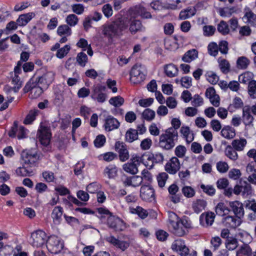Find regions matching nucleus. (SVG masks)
<instances>
[{
  "label": "nucleus",
  "mask_w": 256,
  "mask_h": 256,
  "mask_svg": "<svg viewBox=\"0 0 256 256\" xmlns=\"http://www.w3.org/2000/svg\"><path fill=\"white\" fill-rule=\"evenodd\" d=\"M124 99L120 96H116L111 98L109 100V103L115 107H119L123 104Z\"/></svg>",
  "instance_id": "nucleus-51"
},
{
  "label": "nucleus",
  "mask_w": 256,
  "mask_h": 256,
  "mask_svg": "<svg viewBox=\"0 0 256 256\" xmlns=\"http://www.w3.org/2000/svg\"><path fill=\"white\" fill-rule=\"evenodd\" d=\"M126 140L128 142H132L138 138V132L136 130L130 128L126 132Z\"/></svg>",
  "instance_id": "nucleus-41"
},
{
  "label": "nucleus",
  "mask_w": 256,
  "mask_h": 256,
  "mask_svg": "<svg viewBox=\"0 0 256 256\" xmlns=\"http://www.w3.org/2000/svg\"><path fill=\"white\" fill-rule=\"evenodd\" d=\"M146 157V159L149 161H151V164L144 162V164L146 167H149L151 168L152 167L154 162L160 163L163 162L164 158L162 154L158 152L154 154H152L148 156H144V158Z\"/></svg>",
  "instance_id": "nucleus-29"
},
{
  "label": "nucleus",
  "mask_w": 256,
  "mask_h": 256,
  "mask_svg": "<svg viewBox=\"0 0 256 256\" xmlns=\"http://www.w3.org/2000/svg\"><path fill=\"white\" fill-rule=\"evenodd\" d=\"M43 87L38 84H34L32 90V97L34 98H36L39 97L43 92Z\"/></svg>",
  "instance_id": "nucleus-50"
},
{
  "label": "nucleus",
  "mask_w": 256,
  "mask_h": 256,
  "mask_svg": "<svg viewBox=\"0 0 256 256\" xmlns=\"http://www.w3.org/2000/svg\"><path fill=\"white\" fill-rule=\"evenodd\" d=\"M180 168V163L176 157H172L166 165V170L170 174H175Z\"/></svg>",
  "instance_id": "nucleus-24"
},
{
  "label": "nucleus",
  "mask_w": 256,
  "mask_h": 256,
  "mask_svg": "<svg viewBox=\"0 0 256 256\" xmlns=\"http://www.w3.org/2000/svg\"><path fill=\"white\" fill-rule=\"evenodd\" d=\"M37 136L42 144L44 146H48L52 138L50 127L41 123L38 130Z\"/></svg>",
  "instance_id": "nucleus-7"
},
{
  "label": "nucleus",
  "mask_w": 256,
  "mask_h": 256,
  "mask_svg": "<svg viewBox=\"0 0 256 256\" xmlns=\"http://www.w3.org/2000/svg\"><path fill=\"white\" fill-rule=\"evenodd\" d=\"M144 156H132L130 160V162H128L123 165V169L126 172L134 174L138 172V166L141 163L144 162Z\"/></svg>",
  "instance_id": "nucleus-4"
},
{
  "label": "nucleus",
  "mask_w": 256,
  "mask_h": 256,
  "mask_svg": "<svg viewBox=\"0 0 256 256\" xmlns=\"http://www.w3.org/2000/svg\"><path fill=\"white\" fill-rule=\"evenodd\" d=\"M247 144L246 140L244 138L236 139L232 141V146L237 151H242L244 150Z\"/></svg>",
  "instance_id": "nucleus-36"
},
{
  "label": "nucleus",
  "mask_w": 256,
  "mask_h": 256,
  "mask_svg": "<svg viewBox=\"0 0 256 256\" xmlns=\"http://www.w3.org/2000/svg\"><path fill=\"white\" fill-rule=\"evenodd\" d=\"M254 118L251 114L250 106H245L242 108V120L245 125L246 128H252L254 126Z\"/></svg>",
  "instance_id": "nucleus-18"
},
{
  "label": "nucleus",
  "mask_w": 256,
  "mask_h": 256,
  "mask_svg": "<svg viewBox=\"0 0 256 256\" xmlns=\"http://www.w3.org/2000/svg\"><path fill=\"white\" fill-rule=\"evenodd\" d=\"M16 172L18 176H30L33 174L32 168L24 164L22 167L18 168L16 170Z\"/></svg>",
  "instance_id": "nucleus-34"
},
{
  "label": "nucleus",
  "mask_w": 256,
  "mask_h": 256,
  "mask_svg": "<svg viewBox=\"0 0 256 256\" xmlns=\"http://www.w3.org/2000/svg\"><path fill=\"white\" fill-rule=\"evenodd\" d=\"M118 168L115 165L110 164L106 167L104 170V174L109 178H114L117 176Z\"/></svg>",
  "instance_id": "nucleus-40"
},
{
  "label": "nucleus",
  "mask_w": 256,
  "mask_h": 256,
  "mask_svg": "<svg viewBox=\"0 0 256 256\" xmlns=\"http://www.w3.org/2000/svg\"><path fill=\"white\" fill-rule=\"evenodd\" d=\"M142 116L144 120L151 121L155 117V112L150 108H146L143 112Z\"/></svg>",
  "instance_id": "nucleus-55"
},
{
  "label": "nucleus",
  "mask_w": 256,
  "mask_h": 256,
  "mask_svg": "<svg viewBox=\"0 0 256 256\" xmlns=\"http://www.w3.org/2000/svg\"><path fill=\"white\" fill-rule=\"evenodd\" d=\"M192 104L194 107H198L204 104V100L200 95L194 94L192 99Z\"/></svg>",
  "instance_id": "nucleus-59"
},
{
  "label": "nucleus",
  "mask_w": 256,
  "mask_h": 256,
  "mask_svg": "<svg viewBox=\"0 0 256 256\" xmlns=\"http://www.w3.org/2000/svg\"><path fill=\"white\" fill-rule=\"evenodd\" d=\"M217 28L218 32L224 35L227 34L230 32L228 24L224 20L220 22L218 25Z\"/></svg>",
  "instance_id": "nucleus-48"
},
{
  "label": "nucleus",
  "mask_w": 256,
  "mask_h": 256,
  "mask_svg": "<svg viewBox=\"0 0 256 256\" xmlns=\"http://www.w3.org/2000/svg\"><path fill=\"white\" fill-rule=\"evenodd\" d=\"M215 217L214 213L212 212L202 213L200 217V224L206 228L211 226L214 222Z\"/></svg>",
  "instance_id": "nucleus-21"
},
{
  "label": "nucleus",
  "mask_w": 256,
  "mask_h": 256,
  "mask_svg": "<svg viewBox=\"0 0 256 256\" xmlns=\"http://www.w3.org/2000/svg\"><path fill=\"white\" fill-rule=\"evenodd\" d=\"M221 135L226 139H232L236 136L235 130L230 126H226L221 130Z\"/></svg>",
  "instance_id": "nucleus-38"
},
{
  "label": "nucleus",
  "mask_w": 256,
  "mask_h": 256,
  "mask_svg": "<svg viewBox=\"0 0 256 256\" xmlns=\"http://www.w3.org/2000/svg\"><path fill=\"white\" fill-rule=\"evenodd\" d=\"M131 212L133 214H136L142 219H144L148 215L146 210L138 206L136 208H132Z\"/></svg>",
  "instance_id": "nucleus-47"
},
{
  "label": "nucleus",
  "mask_w": 256,
  "mask_h": 256,
  "mask_svg": "<svg viewBox=\"0 0 256 256\" xmlns=\"http://www.w3.org/2000/svg\"><path fill=\"white\" fill-rule=\"evenodd\" d=\"M208 50L210 56H216L218 52V45L214 42H210L208 46Z\"/></svg>",
  "instance_id": "nucleus-49"
},
{
  "label": "nucleus",
  "mask_w": 256,
  "mask_h": 256,
  "mask_svg": "<svg viewBox=\"0 0 256 256\" xmlns=\"http://www.w3.org/2000/svg\"><path fill=\"white\" fill-rule=\"evenodd\" d=\"M128 27V23L126 20L114 21L102 26V34L107 38L108 44H110L114 42V38L122 35V32Z\"/></svg>",
  "instance_id": "nucleus-1"
},
{
  "label": "nucleus",
  "mask_w": 256,
  "mask_h": 256,
  "mask_svg": "<svg viewBox=\"0 0 256 256\" xmlns=\"http://www.w3.org/2000/svg\"><path fill=\"white\" fill-rule=\"evenodd\" d=\"M66 21L68 25L71 26H74L78 24V18L76 15L74 14H70L66 16Z\"/></svg>",
  "instance_id": "nucleus-60"
},
{
  "label": "nucleus",
  "mask_w": 256,
  "mask_h": 256,
  "mask_svg": "<svg viewBox=\"0 0 256 256\" xmlns=\"http://www.w3.org/2000/svg\"><path fill=\"white\" fill-rule=\"evenodd\" d=\"M140 196L145 201H152L154 199V190L148 186H143L140 188Z\"/></svg>",
  "instance_id": "nucleus-23"
},
{
  "label": "nucleus",
  "mask_w": 256,
  "mask_h": 256,
  "mask_svg": "<svg viewBox=\"0 0 256 256\" xmlns=\"http://www.w3.org/2000/svg\"><path fill=\"white\" fill-rule=\"evenodd\" d=\"M235 150L231 146H228L225 150L226 156L232 160H236L238 158V154Z\"/></svg>",
  "instance_id": "nucleus-43"
},
{
  "label": "nucleus",
  "mask_w": 256,
  "mask_h": 256,
  "mask_svg": "<svg viewBox=\"0 0 256 256\" xmlns=\"http://www.w3.org/2000/svg\"><path fill=\"white\" fill-rule=\"evenodd\" d=\"M169 222L172 232L178 236H182L187 234L191 228V222L186 218H180L174 212L169 214Z\"/></svg>",
  "instance_id": "nucleus-2"
},
{
  "label": "nucleus",
  "mask_w": 256,
  "mask_h": 256,
  "mask_svg": "<svg viewBox=\"0 0 256 256\" xmlns=\"http://www.w3.org/2000/svg\"><path fill=\"white\" fill-rule=\"evenodd\" d=\"M178 139V132L174 128H168L160 136L159 146L162 148L170 150L175 146Z\"/></svg>",
  "instance_id": "nucleus-3"
},
{
  "label": "nucleus",
  "mask_w": 256,
  "mask_h": 256,
  "mask_svg": "<svg viewBox=\"0 0 256 256\" xmlns=\"http://www.w3.org/2000/svg\"><path fill=\"white\" fill-rule=\"evenodd\" d=\"M76 60L79 65L84 66L88 62V56L85 53L80 52L78 54Z\"/></svg>",
  "instance_id": "nucleus-58"
},
{
  "label": "nucleus",
  "mask_w": 256,
  "mask_h": 256,
  "mask_svg": "<svg viewBox=\"0 0 256 256\" xmlns=\"http://www.w3.org/2000/svg\"><path fill=\"white\" fill-rule=\"evenodd\" d=\"M142 182V178L139 176H132L126 177L122 180V184L124 186H132L136 187L139 186Z\"/></svg>",
  "instance_id": "nucleus-28"
},
{
  "label": "nucleus",
  "mask_w": 256,
  "mask_h": 256,
  "mask_svg": "<svg viewBox=\"0 0 256 256\" xmlns=\"http://www.w3.org/2000/svg\"><path fill=\"white\" fill-rule=\"evenodd\" d=\"M198 56V52L196 49H192L186 52L182 58L186 62H190L194 60Z\"/></svg>",
  "instance_id": "nucleus-37"
},
{
  "label": "nucleus",
  "mask_w": 256,
  "mask_h": 256,
  "mask_svg": "<svg viewBox=\"0 0 256 256\" xmlns=\"http://www.w3.org/2000/svg\"><path fill=\"white\" fill-rule=\"evenodd\" d=\"M106 240L122 251H124L130 246V242L128 241L120 240L114 236H110L106 238Z\"/></svg>",
  "instance_id": "nucleus-26"
},
{
  "label": "nucleus",
  "mask_w": 256,
  "mask_h": 256,
  "mask_svg": "<svg viewBox=\"0 0 256 256\" xmlns=\"http://www.w3.org/2000/svg\"><path fill=\"white\" fill-rule=\"evenodd\" d=\"M108 224L116 231H122L125 228V224L120 218L110 216L108 218Z\"/></svg>",
  "instance_id": "nucleus-19"
},
{
  "label": "nucleus",
  "mask_w": 256,
  "mask_h": 256,
  "mask_svg": "<svg viewBox=\"0 0 256 256\" xmlns=\"http://www.w3.org/2000/svg\"><path fill=\"white\" fill-rule=\"evenodd\" d=\"M252 250L248 244H242L236 252V256H252Z\"/></svg>",
  "instance_id": "nucleus-32"
},
{
  "label": "nucleus",
  "mask_w": 256,
  "mask_h": 256,
  "mask_svg": "<svg viewBox=\"0 0 256 256\" xmlns=\"http://www.w3.org/2000/svg\"><path fill=\"white\" fill-rule=\"evenodd\" d=\"M236 63L239 68L245 69L249 64L250 60L246 57L242 56L238 59Z\"/></svg>",
  "instance_id": "nucleus-56"
},
{
  "label": "nucleus",
  "mask_w": 256,
  "mask_h": 256,
  "mask_svg": "<svg viewBox=\"0 0 256 256\" xmlns=\"http://www.w3.org/2000/svg\"><path fill=\"white\" fill-rule=\"evenodd\" d=\"M206 206V202L203 200H198L194 202L192 208L194 212L197 214L204 210Z\"/></svg>",
  "instance_id": "nucleus-39"
},
{
  "label": "nucleus",
  "mask_w": 256,
  "mask_h": 256,
  "mask_svg": "<svg viewBox=\"0 0 256 256\" xmlns=\"http://www.w3.org/2000/svg\"><path fill=\"white\" fill-rule=\"evenodd\" d=\"M38 110L36 109L30 110L25 118L24 123L26 124H31L36 119V117L38 115Z\"/></svg>",
  "instance_id": "nucleus-44"
},
{
  "label": "nucleus",
  "mask_w": 256,
  "mask_h": 256,
  "mask_svg": "<svg viewBox=\"0 0 256 256\" xmlns=\"http://www.w3.org/2000/svg\"><path fill=\"white\" fill-rule=\"evenodd\" d=\"M63 214V208L60 206H56L52 212V218L53 222L56 224H59L62 220V216Z\"/></svg>",
  "instance_id": "nucleus-31"
},
{
  "label": "nucleus",
  "mask_w": 256,
  "mask_h": 256,
  "mask_svg": "<svg viewBox=\"0 0 256 256\" xmlns=\"http://www.w3.org/2000/svg\"><path fill=\"white\" fill-rule=\"evenodd\" d=\"M237 236L240 238V240L242 242L243 244H248V243L252 241V238L250 236L245 232H238Z\"/></svg>",
  "instance_id": "nucleus-52"
},
{
  "label": "nucleus",
  "mask_w": 256,
  "mask_h": 256,
  "mask_svg": "<svg viewBox=\"0 0 256 256\" xmlns=\"http://www.w3.org/2000/svg\"><path fill=\"white\" fill-rule=\"evenodd\" d=\"M219 66L221 70L224 73H227L230 70V64L225 59L219 58L218 60Z\"/></svg>",
  "instance_id": "nucleus-54"
},
{
  "label": "nucleus",
  "mask_w": 256,
  "mask_h": 256,
  "mask_svg": "<svg viewBox=\"0 0 256 256\" xmlns=\"http://www.w3.org/2000/svg\"><path fill=\"white\" fill-rule=\"evenodd\" d=\"M234 193L236 196L240 194L242 198H247L252 193V186L248 182L240 180L239 184L234 186Z\"/></svg>",
  "instance_id": "nucleus-6"
},
{
  "label": "nucleus",
  "mask_w": 256,
  "mask_h": 256,
  "mask_svg": "<svg viewBox=\"0 0 256 256\" xmlns=\"http://www.w3.org/2000/svg\"><path fill=\"white\" fill-rule=\"evenodd\" d=\"M115 150L118 153L120 160L125 162L128 159L130 156L126 145L121 142H116L114 145Z\"/></svg>",
  "instance_id": "nucleus-14"
},
{
  "label": "nucleus",
  "mask_w": 256,
  "mask_h": 256,
  "mask_svg": "<svg viewBox=\"0 0 256 256\" xmlns=\"http://www.w3.org/2000/svg\"><path fill=\"white\" fill-rule=\"evenodd\" d=\"M182 190L184 195L188 198H192L195 194L194 190L190 186H184Z\"/></svg>",
  "instance_id": "nucleus-62"
},
{
  "label": "nucleus",
  "mask_w": 256,
  "mask_h": 256,
  "mask_svg": "<svg viewBox=\"0 0 256 256\" xmlns=\"http://www.w3.org/2000/svg\"><path fill=\"white\" fill-rule=\"evenodd\" d=\"M129 22H130L129 30L132 34H134L138 32L145 30L146 28L142 24L141 21L132 18L131 15H130Z\"/></svg>",
  "instance_id": "nucleus-20"
},
{
  "label": "nucleus",
  "mask_w": 256,
  "mask_h": 256,
  "mask_svg": "<svg viewBox=\"0 0 256 256\" xmlns=\"http://www.w3.org/2000/svg\"><path fill=\"white\" fill-rule=\"evenodd\" d=\"M35 16L34 12H29L21 14L16 20L18 25L19 26H26Z\"/></svg>",
  "instance_id": "nucleus-33"
},
{
  "label": "nucleus",
  "mask_w": 256,
  "mask_h": 256,
  "mask_svg": "<svg viewBox=\"0 0 256 256\" xmlns=\"http://www.w3.org/2000/svg\"><path fill=\"white\" fill-rule=\"evenodd\" d=\"M21 158L24 164L30 168L35 166L39 160V156L35 150H23L21 153Z\"/></svg>",
  "instance_id": "nucleus-5"
},
{
  "label": "nucleus",
  "mask_w": 256,
  "mask_h": 256,
  "mask_svg": "<svg viewBox=\"0 0 256 256\" xmlns=\"http://www.w3.org/2000/svg\"><path fill=\"white\" fill-rule=\"evenodd\" d=\"M168 2L162 6L161 2L156 0L150 3V6L154 10H160L162 8L166 9L176 10L182 8V6L179 4L184 2V0H168Z\"/></svg>",
  "instance_id": "nucleus-9"
},
{
  "label": "nucleus",
  "mask_w": 256,
  "mask_h": 256,
  "mask_svg": "<svg viewBox=\"0 0 256 256\" xmlns=\"http://www.w3.org/2000/svg\"><path fill=\"white\" fill-rule=\"evenodd\" d=\"M164 72L166 76L170 78L178 76V70L177 66L173 64H169L164 66Z\"/></svg>",
  "instance_id": "nucleus-30"
},
{
  "label": "nucleus",
  "mask_w": 256,
  "mask_h": 256,
  "mask_svg": "<svg viewBox=\"0 0 256 256\" xmlns=\"http://www.w3.org/2000/svg\"><path fill=\"white\" fill-rule=\"evenodd\" d=\"M106 90V86L100 84L94 85L92 88L91 98L100 103L104 102L106 98V94L103 92Z\"/></svg>",
  "instance_id": "nucleus-10"
},
{
  "label": "nucleus",
  "mask_w": 256,
  "mask_h": 256,
  "mask_svg": "<svg viewBox=\"0 0 256 256\" xmlns=\"http://www.w3.org/2000/svg\"><path fill=\"white\" fill-rule=\"evenodd\" d=\"M180 132L188 144L193 141L194 139V134L191 132L188 126H182Z\"/></svg>",
  "instance_id": "nucleus-35"
},
{
  "label": "nucleus",
  "mask_w": 256,
  "mask_h": 256,
  "mask_svg": "<svg viewBox=\"0 0 256 256\" xmlns=\"http://www.w3.org/2000/svg\"><path fill=\"white\" fill-rule=\"evenodd\" d=\"M31 244L36 247H40L47 242L46 234L42 230H38L31 234Z\"/></svg>",
  "instance_id": "nucleus-11"
},
{
  "label": "nucleus",
  "mask_w": 256,
  "mask_h": 256,
  "mask_svg": "<svg viewBox=\"0 0 256 256\" xmlns=\"http://www.w3.org/2000/svg\"><path fill=\"white\" fill-rule=\"evenodd\" d=\"M238 246V239L234 237H230L226 240V248L229 250L236 249Z\"/></svg>",
  "instance_id": "nucleus-42"
},
{
  "label": "nucleus",
  "mask_w": 256,
  "mask_h": 256,
  "mask_svg": "<svg viewBox=\"0 0 256 256\" xmlns=\"http://www.w3.org/2000/svg\"><path fill=\"white\" fill-rule=\"evenodd\" d=\"M26 134V129L23 126H18L16 122H14L13 126L8 132V136L10 137L14 138L17 136L19 139L25 138Z\"/></svg>",
  "instance_id": "nucleus-16"
},
{
  "label": "nucleus",
  "mask_w": 256,
  "mask_h": 256,
  "mask_svg": "<svg viewBox=\"0 0 256 256\" xmlns=\"http://www.w3.org/2000/svg\"><path fill=\"white\" fill-rule=\"evenodd\" d=\"M54 74L52 72H47L42 76L35 77L37 84L40 85L44 88H47L48 86L53 82Z\"/></svg>",
  "instance_id": "nucleus-12"
},
{
  "label": "nucleus",
  "mask_w": 256,
  "mask_h": 256,
  "mask_svg": "<svg viewBox=\"0 0 256 256\" xmlns=\"http://www.w3.org/2000/svg\"><path fill=\"white\" fill-rule=\"evenodd\" d=\"M130 14L132 18H136L138 16H140L144 18H150L152 15L150 12H148L146 9L140 6H136L134 8L130 10Z\"/></svg>",
  "instance_id": "nucleus-17"
},
{
  "label": "nucleus",
  "mask_w": 256,
  "mask_h": 256,
  "mask_svg": "<svg viewBox=\"0 0 256 256\" xmlns=\"http://www.w3.org/2000/svg\"><path fill=\"white\" fill-rule=\"evenodd\" d=\"M120 124L116 118L112 116H108L105 119L104 127L106 131L110 132L118 128Z\"/></svg>",
  "instance_id": "nucleus-25"
},
{
  "label": "nucleus",
  "mask_w": 256,
  "mask_h": 256,
  "mask_svg": "<svg viewBox=\"0 0 256 256\" xmlns=\"http://www.w3.org/2000/svg\"><path fill=\"white\" fill-rule=\"evenodd\" d=\"M57 33L60 36H62L63 35L69 36L72 34V30L68 25L63 24L58 27Z\"/></svg>",
  "instance_id": "nucleus-45"
},
{
  "label": "nucleus",
  "mask_w": 256,
  "mask_h": 256,
  "mask_svg": "<svg viewBox=\"0 0 256 256\" xmlns=\"http://www.w3.org/2000/svg\"><path fill=\"white\" fill-rule=\"evenodd\" d=\"M230 212L228 208L222 202H219L216 207V212L217 214L223 216Z\"/></svg>",
  "instance_id": "nucleus-46"
},
{
  "label": "nucleus",
  "mask_w": 256,
  "mask_h": 256,
  "mask_svg": "<svg viewBox=\"0 0 256 256\" xmlns=\"http://www.w3.org/2000/svg\"><path fill=\"white\" fill-rule=\"evenodd\" d=\"M168 178V174L166 172L160 173L157 176V180L160 187L162 188L165 186L166 182Z\"/></svg>",
  "instance_id": "nucleus-61"
},
{
  "label": "nucleus",
  "mask_w": 256,
  "mask_h": 256,
  "mask_svg": "<svg viewBox=\"0 0 256 256\" xmlns=\"http://www.w3.org/2000/svg\"><path fill=\"white\" fill-rule=\"evenodd\" d=\"M222 222L227 228H236L240 224L241 220L236 216H228L222 218Z\"/></svg>",
  "instance_id": "nucleus-22"
},
{
  "label": "nucleus",
  "mask_w": 256,
  "mask_h": 256,
  "mask_svg": "<svg viewBox=\"0 0 256 256\" xmlns=\"http://www.w3.org/2000/svg\"><path fill=\"white\" fill-rule=\"evenodd\" d=\"M248 92L250 96L252 98H256V81L251 80L249 82Z\"/></svg>",
  "instance_id": "nucleus-53"
},
{
  "label": "nucleus",
  "mask_w": 256,
  "mask_h": 256,
  "mask_svg": "<svg viewBox=\"0 0 256 256\" xmlns=\"http://www.w3.org/2000/svg\"><path fill=\"white\" fill-rule=\"evenodd\" d=\"M130 80L134 84L140 83L146 78V70L144 66L136 64L132 68L130 73Z\"/></svg>",
  "instance_id": "nucleus-8"
},
{
  "label": "nucleus",
  "mask_w": 256,
  "mask_h": 256,
  "mask_svg": "<svg viewBox=\"0 0 256 256\" xmlns=\"http://www.w3.org/2000/svg\"><path fill=\"white\" fill-rule=\"evenodd\" d=\"M172 248L182 256H186L189 254V249L185 244L184 240L178 239L174 242L172 245Z\"/></svg>",
  "instance_id": "nucleus-15"
},
{
  "label": "nucleus",
  "mask_w": 256,
  "mask_h": 256,
  "mask_svg": "<svg viewBox=\"0 0 256 256\" xmlns=\"http://www.w3.org/2000/svg\"><path fill=\"white\" fill-rule=\"evenodd\" d=\"M229 206L236 217L240 218L244 216V209L241 202L238 200L230 202Z\"/></svg>",
  "instance_id": "nucleus-27"
},
{
  "label": "nucleus",
  "mask_w": 256,
  "mask_h": 256,
  "mask_svg": "<svg viewBox=\"0 0 256 256\" xmlns=\"http://www.w3.org/2000/svg\"><path fill=\"white\" fill-rule=\"evenodd\" d=\"M47 242V246L52 253L58 254L63 248V243L56 236H50Z\"/></svg>",
  "instance_id": "nucleus-13"
},
{
  "label": "nucleus",
  "mask_w": 256,
  "mask_h": 256,
  "mask_svg": "<svg viewBox=\"0 0 256 256\" xmlns=\"http://www.w3.org/2000/svg\"><path fill=\"white\" fill-rule=\"evenodd\" d=\"M12 252V248L9 245H4L0 248V256H8Z\"/></svg>",
  "instance_id": "nucleus-64"
},
{
  "label": "nucleus",
  "mask_w": 256,
  "mask_h": 256,
  "mask_svg": "<svg viewBox=\"0 0 256 256\" xmlns=\"http://www.w3.org/2000/svg\"><path fill=\"white\" fill-rule=\"evenodd\" d=\"M70 49V45L66 44L63 48L58 50L56 56L59 58H63L67 54Z\"/></svg>",
  "instance_id": "nucleus-57"
},
{
  "label": "nucleus",
  "mask_w": 256,
  "mask_h": 256,
  "mask_svg": "<svg viewBox=\"0 0 256 256\" xmlns=\"http://www.w3.org/2000/svg\"><path fill=\"white\" fill-rule=\"evenodd\" d=\"M200 188L204 192L210 196H214L215 194L216 189L212 186H205L204 184H202L200 185Z\"/></svg>",
  "instance_id": "nucleus-63"
}]
</instances>
